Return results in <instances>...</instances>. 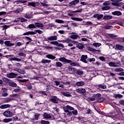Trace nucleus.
Returning a JSON list of instances; mask_svg holds the SVG:
<instances>
[{
	"mask_svg": "<svg viewBox=\"0 0 124 124\" xmlns=\"http://www.w3.org/2000/svg\"><path fill=\"white\" fill-rule=\"evenodd\" d=\"M1 95H2V96L6 97V96H7L8 95V93H7V92H3L1 93Z\"/></svg>",
	"mask_w": 124,
	"mask_h": 124,
	"instance_id": "obj_56",
	"label": "nucleus"
},
{
	"mask_svg": "<svg viewBox=\"0 0 124 124\" xmlns=\"http://www.w3.org/2000/svg\"><path fill=\"white\" fill-rule=\"evenodd\" d=\"M39 116H40V114H35L33 118V121H37L38 118H39Z\"/></svg>",
	"mask_w": 124,
	"mask_h": 124,
	"instance_id": "obj_34",
	"label": "nucleus"
},
{
	"mask_svg": "<svg viewBox=\"0 0 124 124\" xmlns=\"http://www.w3.org/2000/svg\"><path fill=\"white\" fill-rule=\"evenodd\" d=\"M24 17L27 19H31V18H32V13H31L30 14H26Z\"/></svg>",
	"mask_w": 124,
	"mask_h": 124,
	"instance_id": "obj_24",
	"label": "nucleus"
},
{
	"mask_svg": "<svg viewBox=\"0 0 124 124\" xmlns=\"http://www.w3.org/2000/svg\"><path fill=\"white\" fill-rule=\"evenodd\" d=\"M50 44H52V45H56L57 46L58 44V41H53V42H51L50 43Z\"/></svg>",
	"mask_w": 124,
	"mask_h": 124,
	"instance_id": "obj_58",
	"label": "nucleus"
},
{
	"mask_svg": "<svg viewBox=\"0 0 124 124\" xmlns=\"http://www.w3.org/2000/svg\"><path fill=\"white\" fill-rule=\"evenodd\" d=\"M12 100H13V99H12L11 98H9L5 100V102L6 103H8V102H10V101H12Z\"/></svg>",
	"mask_w": 124,
	"mask_h": 124,
	"instance_id": "obj_48",
	"label": "nucleus"
},
{
	"mask_svg": "<svg viewBox=\"0 0 124 124\" xmlns=\"http://www.w3.org/2000/svg\"><path fill=\"white\" fill-rule=\"evenodd\" d=\"M86 114H92V110L90 109H88L86 110Z\"/></svg>",
	"mask_w": 124,
	"mask_h": 124,
	"instance_id": "obj_60",
	"label": "nucleus"
},
{
	"mask_svg": "<svg viewBox=\"0 0 124 124\" xmlns=\"http://www.w3.org/2000/svg\"><path fill=\"white\" fill-rule=\"evenodd\" d=\"M114 71L115 72H123V71H124V69L120 67V68H116L114 69Z\"/></svg>",
	"mask_w": 124,
	"mask_h": 124,
	"instance_id": "obj_25",
	"label": "nucleus"
},
{
	"mask_svg": "<svg viewBox=\"0 0 124 124\" xmlns=\"http://www.w3.org/2000/svg\"><path fill=\"white\" fill-rule=\"evenodd\" d=\"M35 28H44V25L42 23H39L38 22L35 23Z\"/></svg>",
	"mask_w": 124,
	"mask_h": 124,
	"instance_id": "obj_18",
	"label": "nucleus"
},
{
	"mask_svg": "<svg viewBox=\"0 0 124 124\" xmlns=\"http://www.w3.org/2000/svg\"><path fill=\"white\" fill-rule=\"evenodd\" d=\"M61 93L63 94L64 96H67L68 97H70L72 96L71 94H70V93L68 92H61Z\"/></svg>",
	"mask_w": 124,
	"mask_h": 124,
	"instance_id": "obj_14",
	"label": "nucleus"
},
{
	"mask_svg": "<svg viewBox=\"0 0 124 124\" xmlns=\"http://www.w3.org/2000/svg\"><path fill=\"white\" fill-rule=\"evenodd\" d=\"M28 28L29 29H35L36 27H35V24H30L29 26H28Z\"/></svg>",
	"mask_w": 124,
	"mask_h": 124,
	"instance_id": "obj_39",
	"label": "nucleus"
},
{
	"mask_svg": "<svg viewBox=\"0 0 124 124\" xmlns=\"http://www.w3.org/2000/svg\"><path fill=\"white\" fill-rule=\"evenodd\" d=\"M66 107H67V108H68V109L69 110H70L71 111H72V110H74V108L72 107H71L70 106H66Z\"/></svg>",
	"mask_w": 124,
	"mask_h": 124,
	"instance_id": "obj_51",
	"label": "nucleus"
},
{
	"mask_svg": "<svg viewBox=\"0 0 124 124\" xmlns=\"http://www.w3.org/2000/svg\"><path fill=\"white\" fill-rule=\"evenodd\" d=\"M71 38H72L73 39H77L78 37H79V35H71L70 36Z\"/></svg>",
	"mask_w": 124,
	"mask_h": 124,
	"instance_id": "obj_36",
	"label": "nucleus"
},
{
	"mask_svg": "<svg viewBox=\"0 0 124 124\" xmlns=\"http://www.w3.org/2000/svg\"><path fill=\"white\" fill-rule=\"evenodd\" d=\"M56 23H58V24H63V20H62L61 19H56L55 20Z\"/></svg>",
	"mask_w": 124,
	"mask_h": 124,
	"instance_id": "obj_40",
	"label": "nucleus"
},
{
	"mask_svg": "<svg viewBox=\"0 0 124 124\" xmlns=\"http://www.w3.org/2000/svg\"><path fill=\"white\" fill-rule=\"evenodd\" d=\"M62 41H61V42H62ZM62 42H63V43H71V41L69 39H67L64 41H62Z\"/></svg>",
	"mask_w": 124,
	"mask_h": 124,
	"instance_id": "obj_45",
	"label": "nucleus"
},
{
	"mask_svg": "<svg viewBox=\"0 0 124 124\" xmlns=\"http://www.w3.org/2000/svg\"><path fill=\"white\" fill-rule=\"evenodd\" d=\"M60 62H66V63H70V65L72 66H80L79 63L72 62V61L66 59L64 57H61L59 59Z\"/></svg>",
	"mask_w": 124,
	"mask_h": 124,
	"instance_id": "obj_1",
	"label": "nucleus"
},
{
	"mask_svg": "<svg viewBox=\"0 0 124 124\" xmlns=\"http://www.w3.org/2000/svg\"><path fill=\"white\" fill-rule=\"evenodd\" d=\"M46 57L50 60H55V59H56V56H54L52 54L46 55Z\"/></svg>",
	"mask_w": 124,
	"mask_h": 124,
	"instance_id": "obj_21",
	"label": "nucleus"
},
{
	"mask_svg": "<svg viewBox=\"0 0 124 124\" xmlns=\"http://www.w3.org/2000/svg\"><path fill=\"white\" fill-rule=\"evenodd\" d=\"M108 64L112 67H119L120 66V63L118 62H109Z\"/></svg>",
	"mask_w": 124,
	"mask_h": 124,
	"instance_id": "obj_4",
	"label": "nucleus"
},
{
	"mask_svg": "<svg viewBox=\"0 0 124 124\" xmlns=\"http://www.w3.org/2000/svg\"><path fill=\"white\" fill-rule=\"evenodd\" d=\"M87 59H88V55H82L81 57L80 61L81 62H83L84 63H88V62L87 61Z\"/></svg>",
	"mask_w": 124,
	"mask_h": 124,
	"instance_id": "obj_6",
	"label": "nucleus"
},
{
	"mask_svg": "<svg viewBox=\"0 0 124 124\" xmlns=\"http://www.w3.org/2000/svg\"><path fill=\"white\" fill-rule=\"evenodd\" d=\"M44 117L45 119H51L52 118V116L47 113L44 114Z\"/></svg>",
	"mask_w": 124,
	"mask_h": 124,
	"instance_id": "obj_23",
	"label": "nucleus"
},
{
	"mask_svg": "<svg viewBox=\"0 0 124 124\" xmlns=\"http://www.w3.org/2000/svg\"><path fill=\"white\" fill-rule=\"evenodd\" d=\"M73 115H77L78 114V111L77 110H73L72 111Z\"/></svg>",
	"mask_w": 124,
	"mask_h": 124,
	"instance_id": "obj_62",
	"label": "nucleus"
},
{
	"mask_svg": "<svg viewBox=\"0 0 124 124\" xmlns=\"http://www.w3.org/2000/svg\"><path fill=\"white\" fill-rule=\"evenodd\" d=\"M10 61L11 62L16 61V62H22V60L17 58V57H14L10 58Z\"/></svg>",
	"mask_w": 124,
	"mask_h": 124,
	"instance_id": "obj_19",
	"label": "nucleus"
},
{
	"mask_svg": "<svg viewBox=\"0 0 124 124\" xmlns=\"http://www.w3.org/2000/svg\"><path fill=\"white\" fill-rule=\"evenodd\" d=\"M93 46H94V47H96V48H98L100 46H101V44L100 43H95L93 44Z\"/></svg>",
	"mask_w": 124,
	"mask_h": 124,
	"instance_id": "obj_35",
	"label": "nucleus"
},
{
	"mask_svg": "<svg viewBox=\"0 0 124 124\" xmlns=\"http://www.w3.org/2000/svg\"><path fill=\"white\" fill-rule=\"evenodd\" d=\"M78 93H86V89L84 88H79L76 90Z\"/></svg>",
	"mask_w": 124,
	"mask_h": 124,
	"instance_id": "obj_10",
	"label": "nucleus"
},
{
	"mask_svg": "<svg viewBox=\"0 0 124 124\" xmlns=\"http://www.w3.org/2000/svg\"><path fill=\"white\" fill-rule=\"evenodd\" d=\"M9 86L10 87H13V88H16L17 87V84L14 82L11 81V80L9 83Z\"/></svg>",
	"mask_w": 124,
	"mask_h": 124,
	"instance_id": "obj_16",
	"label": "nucleus"
},
{
	"mask_svg": "<svg viewBox=\"0 0 124 124\" xmlns=\"http://www.w3.org/2000/svg\"><path fill=\"white\" fill-rule=\"evenodd\" d=\"M112 17L111 16H105L103 17V19L104 20H110V19H112Z\"/></svg>",
	"mask_w": 124,
	"mask_h": 124,
	"instance_id": "obj_30",
	"label": "nucleus"
},
{
	"mask_svg": "<svg viewBox=\"0 0 124 124\" xmlns=\"http://www.w3.org/2000/svg\"><path fill=\"white\" fill-rule=\"evenodd\" d=\"M95 98L94 97H89L88 98V101H94Z\"/></svg>",
	"mask_w": 124,
	"mask_h": 124,
	"instance_id": "obj_46",
	"label": "nucleus"
},
{
	"mask_svg": "<svg viewBox=\"0 0 124 124\" xmlns=\"http://www.w3.org/2000/svg\"><path fill=\"white\" fill-rule=\"evenodd\" d=\"M16 76H17V74L14 73H9L6 75V77L10 78H16Z\"/></svg>",
	"mask_w": 124,
	"mask_h": 124,
	"instance_id": "obj_7",
	"label": "nucleus"
},
{
	"mask_svg": "<svg viewBox=\"0 0 124 124\" xmlns=\"http://www.w3.org/2000/svg\"><path fill=\"white\" fill-rule=\"evenodd\" d=\"M4 44L6 46H7V47H12V46H14V45H15V43H10V41H5Z\"/></svg>",
	"mask_w": 124,
	"mask_h": 124,
	"instance_id": "obj_9",
	"label": "nucleus"
},
{
	"mask_svg": "<svg viewBox=\"0 0 124 124\" xmlns=\"http://www.w3.org/2000/svg\"><path fill=\"white\" fill-rule=\"evenodd\" d=\"M112 28H113L112 26H105V29H106V30H111Z\"/></svg>",
	"mask_w": 124,
	"mask_h": 124,
	"instance_id": "obj_52",
	"label": "nucleus"
},
{
	"mask_svg": "<svg viewBox=\"0 0 124 124\" xmlns=\"http://www.w3.org/2000/svg\"><path fill=\"white\" fill-rule=\"evenodd\" d=\"M18 81L21 83H27V82L29 81V79H19Z\"/></svg>",
	"mask_w": 124,
	"mask_h": 124,
	"instance_id": "obj_42",
	"label": "nucleus"
},
{
	"mask_svg": "<svg viewBox=\"0 0 124 124\" xmlns=\"http://www.w3.org/2000/svg\"><path fill=\"white\" fill-rule=\"evenodd\" d=\"M76 85L78 87H82L85 85V82L84 81H78L76 83Z\"/></svg>",
	"mask_w": 124,
	"mask_h": 124,
	"instance_id": "obj_20",
	"label": "nucleus"
},
{
	"mask_svg": "<svg viewBox=\"0 0 124 124\" xmlns=\"http://www.w3.org/2000/svg\"><path fill=\"white\" fill-rule=\"evenodd\" d=\"M23 9L22 8H19L16 10V12H17V13H20V12H22L23 11Z\"/></svg>",
	"mask_w": 124,
	"mask_h": 124,
	"instance_id": "obj_49",
	"label": "nucleus"
},
{
	"mask_svg": "<svg viewBox=\"0 0 124 124\" xmlns=\"http://www.w3.org/2000/svg\"><path fill=\"white\" fill-rule=\"evenodd\" d=\"M57 46L58 47H62V48H64V46L62 44H59V42H58V44L57 45Z\"/></svg>",
	"mask_w": 124,
	"mask_h": 124,
	"instance_id": "obj_57",
	"label": "nucleus"
},
{
	"mask_svg": "<svg viewBox=\"0 0 124 124\" xmlns=\"http://www.w3.org/2000/svg\"><path fill=\"white\" fill-rule=\"evenodd\" d=\"M113 15H117V16H120L122 15V13L120 11H114L112 12Z\"/></svg>",
	"mask_w": 124,
	"mask_h": 124,
	"instance_id": "obj_26",
	"label": "nucleus"
},
{
	"mask_svg": "<svg viewBox=\"0 0 124 124\" xmlns=\"http://www.w3.org/2000/svg\"><path fill=\"white\" fill-rule=\"evenodd\" d=\"M11 105L9 104L2 105L0 106V109H6V108H10Z\"/></svg>",
	"mask_w": 124,
	"mask_h": 124,
	"instance_id": "obj_13",
	"label": "nucleus"
},
{
	"mask_svg": "<svg viewBox=\"0 0 124 124\" xmlns=\"http://www.w3.org/2000/svg\"><path fill=\"white\" fill-rule=\"evenodd\" d=\"M67 115L68 116V117H71V116H72V112L69 111L68 112H67Z\"/></svg>",
	"mask_w": 124,
	"mask_h": 124,
	"instance_id": "obj_63",
	"label": "nucleus"
},
{
	"mask_svg": "<svg viewBox=\"0 0 124 124\" xmlns=\"http://www.w3.org/2000/svg\"><path fill=\"white\" fill-rule=\"evenodd\" d=\"M56 67H62L63 65V64H62V62H56Z\"/></svg>",
	"mask_w": 124,
	"mask_h": 124,
	"instance_id": "obj_27",
	"label": "nucleus"
},
{
	"mask_svg": "<svg viewBox=\"0 0 124 124\" xmlns=\"http://www.w3.org/2000/svg\"><path fill=\"white\" fill-rule=\"evenodd\" d=\"M93 18L97 19V20H100L102 18H103V15H100L99 14H95L93 16Z\"/></svg>",
	"mask_w": 124,
	"mask_h": 124,
	"instance_id": "obj_8",
	"label": "nucleus"
},
{
	"mask_svg": "<svg viewBox=\"0 0 124 124\" xmlns=\"http://www.w3.org/2000/svg\"><path fill=\"white\" fill-rule=\"evenodd\" d=\"M93 96H94V97H97V98L100 97V96H101V94L100 93L95 94L93 95Z\"/></svg>",
	"mask_w": 124,
	"mask_h": 124,
	"instance_id": "obj_54",
	"label": "nucleus"
},
{
	"mask_svg": "<svg viewBox=\"0 0 124 124\" xmlns=\"http://www.w3.org/2000/svg\"><path fill=\"white\" fill-rule=\"evenodd\" d=\"M42 63H50L51 60L43 59L41 61Z\"/></svg>",
	"mask_w": 124,
	"mask_h": 124,
	"instance_id": "obj_28",
	"label": "nucleus"
},
{
	"mask_svg": "<svg viewBox=\"0 0 124 124\" xmlns=\"http://www.w3.org/2000/svg\"><path fill=\"white\" fill-rule=\"evenodd\" d=\"M77 47L79 50H82L84 48V45L79 43L77 44Z\"/></svg>",
	"mask_w": 124,
	"mask_h": 124,
	"instance_id": "obj_22",
	"label": "nucleus"
},
{
	"mask_svg": "<svg viewBox=\"0 0 124 124\" xmlns=\"http://www.w3.org/2000/svg\"><path fill=\"white\" fill-rule=\"evenodd\" d=\"M12 118H8V119H4L3 120V123H9L10 122H12Z\"/></svg>",
	"mask_w": 124,
	"mask_h": 124,
	"instance_id": "obj_33",
	"label": "nucleus"
},
{
	"mask_svg": "<svg viewBox=\"0 0 124 124\" xmlns=\"http://www.w3.org/2000/svg\"><path fill=\"white\" fill-rule=\"evenodd\" d=\"M2 93H7V91H8V89L7 88H2L1 90Z\"/></svg>",
	"mask_w": 124,
	"mask_h": 124,
	"instance_id": "obj_44",
	"label": "nucleus"
},
{
	"mask_svg": "<svg viewBox=\"0 0 124 124\" xmlns=\"http://www.w3.org/2000/svg\"><path fill=\"white\" fill-rule=\"evenodd\" d=\"M3 81L4 82H5V83H8V84H9L10 82V79L6 78H3Z\"/></svg>",
	"mask_w": 124,
	"mask_h": 124,
	"instance_id": "obj_41",
	"label": "nucleus"
},
{
	"mask_svg": "<svg viewBox=\"0 0 124 124\" xmlns=\"http://www.w3.org/2000/svg\"><path fill=\"white\" fill-rule=\"evenodd\" d=\"M111 1H113L111 3V5H113L114 6H121L122 5V3L120 2L122 1L123 0H110Z\"/></svg>",
	"mask_w": 124,
	"mask_h": 124,
	"instance_id": "obj_2",
	"label": "nucleus"
},
{
	"mask_svg": "<svg viewBox=\"0 0 124 124\" xmlns=\"http://www.w3.org/2000/svg\"><path fill=\"white\" fill-rule=\"evenodd\" d=\"M118 25H120V26H122V27H124V23L122 22H117Z\"/></svg>",
	"mask_w": 124,
	"mask_h": 124,
	"instance_id": "obj_64",
	"label": "nucleus"
},
{
	"mask_svg": "<svg viewBox=\"0 0 124 124\" xmlns=\"http://www.w3.org/2000/svg\"><path fill=\"white\" fill-rule=\"evenodd\" d=\"M76 74L78 75H82L83 74H84V73L83 72V71H82V70H78L76 72Z\"/></svg>",
	"mask_w": 124,
	"mask_h": 124,
	"instance_id": "obj_38",
	"label": "nucleus"
},
{
	"mask_svg": "<svg viewBox=\"0 0 124 124\" xmlns=\"http://www.w3.org/2000/svg\"><path fill=\"white\" fill-rule=\"evenodd\" d=\"M34 31L36 32V33H39V34H42L43 33V31H40V30H35Z\"/></svg>",
	"mask_w": 124,
	"mask_h": 124,
	"instance_id": "obj_50",
	"label": "nucleus"
},
{
	"mask_svg": "<svg viewBox=\"0 0 124 124\" xmlns=\"http://www.w3.org/2000/svg\"><path fill=\"white\" fill-rule=\"evenodd\" d=\"M98 88H100V89H106V88H107V87L105 85H102L101 84H99V85H98Z\"/></svg>",
	"mask_w": 124,
	"mask_h": 124,
	"instance_id": "obj_37",
	"label": "nucleus"
},
{
	"mask_svg": "<svg viewBox=\"0 0 124 124\" xmlns=\"http://www.w3.org/2000/svg\"><path fill=\"white\" fill-rule=\"evenodd\" d=\"M31 34V35H33L34 34H36V32H34L33 31H29L28 32H25L23 34V35H29Z\"/></svg>",
	"mask_w": 124,
	"mask_h": 124,
	"instance_id": "obj_17",
	"label": "nucleus"
},
{
	"mask_svg": "<svg viewBox=\"0 0 124 124\" xmlns=\"http://www.w3.org/2000/svg\"><path fill=\"white\" fill-rule=\"evenodd\" d=\"M71 19L73 20L74 21H78L79 22H81V21H83V19L82 18L78 17H72Z\"/></svg>",
	"mask_w": 124,
	"mask_h": 124,
	"instance_id": "obj_31",
	"label": "nucleus"
},
{
	"mask_svg": "<svg viewBox=\"0 0 124 124\" xmlns=\"http://www.w3.org/2000/svg\"><path fill=\"white\" fill-rule=\"evenodd\" d=\"M3 115L5 117H7V118H11V117L13 116V113L9 110H7L4 112Z\"/></svg>",
	"mask_w": 124,
	"mask_h": 124,
	"instance_id": "obj_3",
	"label": "nucleus"
},
{
	"mask_svg": "<svg viewBox=\"0 0 124 124\" xmlns=\"http://www.w3.org/2000/svg\"><path fill=\"white\" fill-rule=\"evenodd\" d=\"M82 11H83V9H79V10H78L77 11H73L72 12L73 13H74V12H76L77 13H80V12H82Z\"/></svg>",
	"mask_w": 124,
	"mask_h": 124,
	"instance_id": "obj_55",
	"label": "nucleus"
},
{
	"mask_svg": "<svg viewBox=\"0 0 124 124\" xmlns=\"http://www.w3.org/2000/svg\"><path fill=\"white\" fill-rule=\"evenodd\" d=\"M57 39H58V37L57 36H52L47 37V40H50V41L57 40Z\"/></svg>",
	"mask_w": 124,
	"mask_h": 124,
	"instance_id": "obj_12",
	"label": "nucleus"
},
{
	"mask_svg": "<svg viewBox=\"0 0 124 124\" xmlns=\"http://www.w3.org/2000/svg\"><path fill=\"white\" fill-rule=\"evenodd\" d=\"M77 3H79V0H75L69 3V5L71 6L72 5H76Z\"/></svg>",
	"mask_w": 124,
	"mask_h": 124,
	"instance_id": "obj_15",
	"label": "nucleus"
},
{
	"mask_svg": "<svg viewBox=\"0 0 124 124\" xmlns=\"http://www.w3.org/2000/svg\"><path fill=\"white\" fill-rule=\"evenodd\" d=\"M41 124H49L50 122L49 121H45L44 120H42L41 121Z\"/></svg>",
	"mask_w": 124,
	"mask_h": 124,
	"instance_id": "obj_43",
	"label": "nucleus"
},
{
	"mask_svg": "<svg viewBox=\"0 0 124 124\" xmlns=\"http://www.w3.org/2000/svg\"><path fill=\"white\" fill-rule=\"evenodd\" d=\"M109 35L110 37H111L112 38H114V37H118L117 35H115L114 34H110Z\"/></svg>",
	"mask_w": 124,
	"mask_h": 124,
	"instance_id": "obj_59",
	"label": "nucleus"
},
{
	"mask_svg": "<svg viewBox=\"0 0 124 124\" xmlns=\"http://www.w3.org/2000/svg\"><path fill=\"white\" fill-rule=\"evenodd\" d=\"M108 9H110V7L108 6H105L102 8V10H108Z\"/></svg>",
	"mask_w": 124,
	"mask_h": 124,
	"instance_id": "obj_53",
	"label": "nucleus"
},
{
	"mask_svg": "<svg viewBox=\"0 0 124 124\" xmlns=\"http://www.w3.org/2000/svg\"><path fill=\"white\" fill-rule=\"evenodd\" d=\"M116 47L118 50H124V47L123 46H121L120 45H116Z\"/></svg>",
	"mask_w": 124,
	"mask_h": 124,
	"instance_id": "obj_29",
	"label": "nucleus"
},
{
	"mask_svg": "<svg viewBox=\"0 0 124 124\" xmlns=\"http://www.w3.org/2000/svg\"><path fill=\"white\" fill-rule=\"evenodd\" d=\"M68 69L69 72H70V73H71V74H73V73H74L75 72V71H76V68H73L71 66H69L68 68Z\"/></svg>",
	"mask_w": 124,
	"mask_h": 124,
	"instance_id": "obj_11",
	"label": "nucleus"
},
{
	"mask_svg": "<svg viewBox=\"0 0 124 124\" xmlns=\"http://www.w3.org/2000/svg\"><path fill=\"white\" fill-rule=\"evenodd\" d=\"M49 100L53 103H59V98L56 96H53L52 98L49 99Z\"/></svg>",
	"mask_w": 124,
	"mask_h": 124,
	"instance_id": "obj_5",
	"label": "nucleus"
},
{
	"mask_svg": "<svg viewBox=\"0 0 124 124\" xmlns=\"http://www.w3.org/2000/svg\"><path fill=\"white\" fill-rule=\"evenodd\" d=\"M28 5H31V6H33V7H35V6H36L35 3H34L33 2H29Z\"/></svg>",
	"mask_w": 124,
	"mask_h": 124,
	"instance_id": "obj_47",
	"label": "nucleus"
},
{
	"mask_svg": "<svg viewBox=\"0 0 124 124\" xmlns=\"http://www.w3.org/2000/svg\"><path fill=\"white\" fill-rule=\"evenodd\" d=\"M20 22H27V19H26L25 18L20 17Z\"/></svg>",
	"mask_w": 124,
	"mask_h": 124,
	"instance_id": "obj_61",
	"label": "nucleus"
},
{
	"mask_svg": "<svg viewBox=\"0 0 124 124\" xmlns=\"http://www.w3.org/2000/svg\"><path fill=\"white\" fill-rule=\"evenodd\" d=\"M114 97L115 98H122L123 95H121L120 94H115L114 95Z\"/></svg>",
	"mask_w": 124,
	"mask_h": 124,
	"instance_id": "obj_32",
	"label": "nucleus"
}]
</instances>
